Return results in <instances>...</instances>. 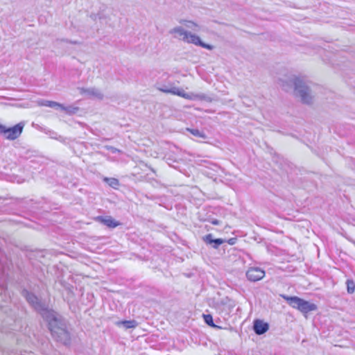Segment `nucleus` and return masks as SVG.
Listing matches in <instances>:
<instances>
[{"mask_svg": "<svg viewBox=\"0 0 355 355\" xmlns=\"http://www.w3.org/2000/svg\"><path fill=\"white\" fill-rule=\"evenodd\" d=\"M23 295L27 302L46 320L51 333H59L60 331L67 333L66 322L59 314L49 309L34 294L24 291Z\"/></svg>", "mask_w": 355, "mask_h": 355, "instance_id": "obj_1", "label": "nucleus"}, {"mask_svg": "<svg viewBox=\"0 0 355 355\" xmlns=\"http://www.w3.org/2000/svg\"><path fill=\"white\" fill-rule=\"evenodd\" d=\"M279 85L285 92H292L302 103L312 105L314 103L315 94L304 79L292 75L279 79Z\"/></svg>", "mask_w": 355, "mask_h": 355, "instance_id": "obj_2", "label": "nucleus"}, {"mask_svg": "<svg viewBox=\"0 0 355 355\" xmlns=\"http://www.w3.org/2000/svg\"><path fill=\"white\" fill-rule=\"evenodd\" d=\"M179 23L182 24L187 30L182 26H175L170 29L169 34L173 35L174 38L187 44L201 46L208 50L213 49V46L204 43L201 41L199 36L188 31L191 30L193 32H198L200 30V26L197 23L193 21L185 19L180 20Z\"/></svg>", "mask_w": 355, "mask_h": 355, "instance_id": "obj_3", "label": "nucleus"}, {"mask_svg": "<svg viewBox=\"0 0 355 355\" xmlns=\"http://www.w3.org/2000/svg\"><path fill=\"white\" fill-rule=\"evenodd\" d=\"M280 296L284 299L291 306L298 309L303 313H307L317 309V306L315 304L306 301L298 297H289L286 295H280Z\"/></svg>", "mask_w": 355, "mask_h": 355, "instance_id": "obj_4", "label": "nucleus"}, {"mask_svg": "<svg viewBox=\"0 0 355 355\" xmlns=\"http://www.w3.org/2000/svg\"><path fill=\"white\" fill-rule=\"evenodd\" d=\"M159 90L166 94H171L173 95H177L178 96L182 97L185 99L196 101V100H203L206 101H211V98L206 94H195V93H186L182 88L177 87H171L170 88L164 87L159 88Z\"/></svg>", "mask_w": 355, "mask_h": 355, "instance_id": "obj_5", "label": "nucleus"}, {"mask_svg": "<svg viewBox=\"0 0 355 355\" xmlns=\"http://www.w3.org/2000/svg\"><path fill=\"white\" fill-rule=\"evenodd\" d=\"M24 127V122H20L11 128H7L6 126L0 123V133L8 140H15L21 135Z\"/></svg>", "mask_w": 355, "mask_h": 355, "instance_id": "obj_6", "label": "nucleus"}, {"mask_svg": "<svg viewBox=\"0 0 355 355\" xmlns=\"http://www.w3.org/2000/svg\"><path fill=\"white\" fill-rule=\"evenodd\" d=\"M107 6L105 4H101L98 10L96 12H92L89 15V18L94 21H99L100 23L107 24L110 20V13Z\"/></svg>", "mask_w": 355, "mask_h": 355, "instance_id": "obj_7", "label": "nucleus"}, {"mask_svg": "<svg viewBox=\"0 0 355 355\" xmlns=\"http://www.w3.org/2000/svg\"><path fill=\"white\" fill-rule=\"evenodd\" d=\"M265 276V271L258 267L250 268L246 272V277L251 282H257Z\"/></svg>", "mask_w": 355, "mask_h": 355, "instance_id": "obj_8", "label": "nucleus"}, {"mask_svg": "<svg viewBox=\"0 0 355 355\" xmlns=\"http://www.w3.org/2000/svg\"><path fill=\"white\" fill-rule=\"evenodd\" d=\"M80 92L82 94H85L89 97H94L98 99H103V94L102 92L97 88L91 87V88H79Z\"/></svg>", "mask_w": 355, "mask_h": 355, "instance_id": "obj_9", "label": "nucleus"}, {"mask_svg": "<svg viewBox=\"0 0 355 355\" xmlns=\"http://www.w3.org/2000/svg\"><path fill=\"white\" fill-rule=\"evenodd\" d=\"M253 329L255 333H266L269 329V324L263 320H256L254 322Z\"/></svg>", "mask_w": 355, "mask_h": 355, "instance_id": "obj_10", "label": "nucleus"}, {"mask_svg": "<svg viewBox=\"0 0 355 355\" xmlns=\"http://www.w3.org/2000/svg\"><path fill=\"white\" fill-rule=\"evenodd\" d=\"M96 220L101 222V223L104 224L105 225L109 227H116L118 225H119V223L116 221L111 216H98L96 218Z\"/></svg>", "mask_w": 355, "mask_h": 355, "instance_id": "obj_11", "label": "nucleus"}, {"mask_svg": "<svg viewBox=\"0 0 355 355\" xmlns=\"http://www.w3.org/2000/svg\"><path fill=\"white\" fill-rule=\"evenodd\" d=\"M116 324L119 327H121L123 330H128L135 329L138 325V322L135 320H122L116 322Z\"/></svg>", "mask_w": 355, "mask_h": 355, "instance_id": "obj_12", "label": "nucleus"}, {"mask_svg": "<svg viewBox=\"0 0 355 355\" xmlns=\"http://www.w3.org/2000/svg\"><path fill=\"white\" fill-rule=\"evenodd\" d=\"M37 104L39 106L49 107L54 108L56 110H60V107H61V103L55 102V101H47V100H39L37 101Z\"/></svg>", "mask_w": 355, "mask_h": 355, "instance_id": "obj_13", "label": "nucleus"}, {"mask_svg": "<svg viewBox=\"0 0 355 355\" xmlns=\"http://www.w3.org/2000/svg\"><path fill=\"white\" fill-rule=\"evenodd\" d=\"M204 241L209 244H213V247L214 248H218V247L224 243V240L221 239H214L213 236L211 234L206 235L204 237Z\"/></svg>", "mask_w": 355, "mask_h": 355, "instance_id": "obj_14", "label": "nucleus"}, {"mask_svg": "<svg viewBox=\"0 0 355 355\" xmlns=\"http://www.w3.org/2000/svg\"><path fill=\"white\" fill-rule=\"evenodd\" d=\"M53 339L64 345H69L71 341L70 334H52Z\"/></svg>", "mask_w": 355, "mask_h": 355, "instance_id": "obj_15", "label": "nucleus"}, {"mask_svg": "<svg viewBox=\"0 0 355 355\" xmlns=\"http://www.w3.org/2000/svg\"><path fill=\"white\" fill-rule=\"evenodd\" d=\"M60 110L64 112L65 114L68 115H72L78 112L79 108L74 105H70L68 106H65L63 104H61V107H60Z\"/></svg>", "mask_w": 355, "mask_h": 355, "instance_id": "obj_16", "label": "nucleus"}, {"mask_svg": "<svg viewBox=\"0 0 355 355\" xmlns=\"http://www.w3.org/2000/svg\"><path fill=\"white\" fill-rule=\"evenodd\" d=\"M186 130L189 132L191 134H192L195 137H200L202 139L207 138L206 135L203 132L200 131L198 129H192V128H186Z\"/></svg>", "mask_w": 355, "mask_h": 355, "instance_id": "obj_17", "label": "nucleus"}, {"mask_svg": "<svg viewBox=\"0 0 355 355\" xmlns=\"http://www.w3.org/2000/svg\"><path fill=\"white\" fill-rule=\"evenodd\" d=\"M104 181L112 188H116L119 185V182L116 178H105Z\"/></svg>", "mask_w": 355, "mask_h": 355, "instance_id": "obj_18", "label": "nucleus"}, {"mask_svg": "<svg viewBox=\"0 0 355 355\" xmlns=\"http://www.w3.org/2000/svg\"><path fill=\"white\" fill-rule=\"evenodd\" d=\"M203 318H204V320L206 324H207L209 326H211V327H214L217 329H220L219 327L215 325L213 322V318L211 315L208 314V315H203Z\"/></svg>", "mask_w": 355, "mask_h": 355, "instance_id": "obj_19", "label": "nucleus"}, {"mask_svg": "<svg viewBox=\"0 0 355 355\" xmlns=\"http://www.w3.org/2000/svg\"><path fill=\"white\" fill-rule=\"evenodd\" d=\"M347 292L350 294L355 291V282L352 279H347L346 282Z\"/></svg>", "mask_w": 355, "mask_h": 355, "instance_id": "obj_20", "label": "nucleus"}, {"mask_svg": "<svg viewBox=\"0 0 355 355\" xmlns=\"http://www.w3.org/2000/svg\"><path fill=\"white\" fill-rule=\"evenodd\" d=\"M331 343L334 346H338V347H348V345H347V343H346V342H341L340 340L338 341V342L331 341Z\"/></svg>", "mask_w": 355, "mask_h": 355, "instance_id": "obj_21", "label": "nucleus"}, {"mask_svg": "<svg viewBox=\"0 0 355 355\" xmlns=\"http://www.w3.org/2000/svg\"><path fill=\"white\" fill-rule=\"evenodd\" d=\"M63 42L70 43V44H79V42H77V41H69V40H66V39H62V40H57V42Z\"/></svg>", "mask_w": 355, "mask_h": 355, "instance_id": "obj_22", "label": "nucleus"}, {"mask_svg": "<svg viewBox=\"0 0 355 355\" xmlns=\"http://www.w3.org/2000/svg\"><path fill=\"white\" fill-rule=\"evenodd\" d=\"M211 223L213 225H219L220 224V221L218 220L215 219V220H213L211 221Z\"/></svg>", "mask_w": 355, "mask_h": 355, "instance_id": "obj_23", "label": "nucleus"}]
</instances>
